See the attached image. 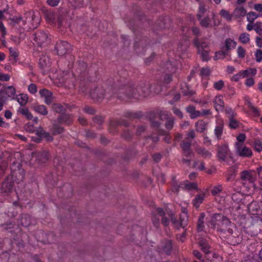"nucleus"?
Instances as JSON below:
<instances>
[{
	"instance_id": "1",
	"label": "nucleus",
	"mask_w": 262,
	"mask_h": 262,
	"mask_svg": "<svg viewBox=\"0 0 262 262\" xmlns=\"http://www.w3.org/2000/svg\"><path fill=\"white\" fill-rule=\"evenodd\" d=\"M115 86L118 87L119 90L117 98L121 100L145 98L152 93L158 94L161 90L160 85L152 89V85L146 81H141L136 83L125 78L117 80Z\"/></svg>"
},
{
	"instance_id": "2",
	"label": "nucleus",
	"mask_w": 262,
	"mask_h": 262,
	"mask_svg": "<svg viewBox=\"0 0 262 262\" xmlns=\"http://www.w3.org/2000/svg\"><path fill=\"white\" fill-rule=\"evenodd\" d=\"M208 224L209 227L223 234H226L227 232H231L230 227H233V224L230 220L221 213L213 214Z\"/></svg>"
},
{
	"instance_id": "3",
	"label": "nucleus",
	"mask_w": 262,
	"mask_h": 262,
	"mask_svg": "<svg viewBox=\"0 0 262 262\" xmlns=\"http://www.w3.org/2000/svg\"><path fill=\"white\" fill-rule=\"evenodd\" d=\"M117 82L116 81L113 85L108 87L106 90L103 89L102 87H97L95 90L89 92L90 96L92 99L97 101H100L104 98L110 99L112 97H117V95L119 94V88L115 86V83Z\"/></svg>"
},
{
	"instance_id": "4",
	"label": "nucleus",
	"mask_w": 262,
	"mask_h": 262,
	"mask_svg": "<svg viewBox=\"0 0 262 262\" xmlns=\"http://www.w3.org/2000/svg\"><path fill=\"white\" fill-rule=\"evenodd\" d=\"M25 172L23 169H19L18 172H15L12 176H8L2 182L0 189V193L3 196L9 195L13 190V177L16 178L17 183L21 182L25 178Z\"/></svg>"
},
{
	"instance_id": "5",
	"label": "nucleus",
	"mask_w": 262,
	"mask_h": 262,
	"mask_svg": "<svg viewBox=\"0 0 262 262\" xmlns=\"http://www.w3.org/2000/svg\"><path fill=\"white\" fill-rule=\"evenodd\" d=\"M193 45L197 48L198 53L201 56L203 61H208L209 59V49L208 43L205 41L200 42L198 38H195L193 41Z\"/></svg>"
},
{
	"instance_id": "6",
	"label": "nucleus",
	"mask_w": 262,
	"mask_h": 262,
	"mask_svg": "<svg viewBox=\"0 0 262 262\" xmlns=\"http://www.w3.org/2000/svg\"><path fill=\"white\" fill-rule=\"evenodd\" d=\"M231 232H227L228 242L232 245L235 246L241 244L243 241V237L241 233L236 229L233 224V227H230Z\"/></svg>"
},
{
	"instance_id": "7",
	"label": "nucleus",
	"mask_w": 262,
	"mask_h": 262,
	"mask_svg": "<svg viewBox=\"0 0 262 262\" xmlns=\"http://www.w3.org/2000/svg\"><path fill=\"white\" fill-rule=\"evenodd\" d=\"M34 40L40 47L45 46L50 42L48 34L42 30H38L34 34Z\"/></svg>"
},
{
	"instance_id": "8",
	"label": "nucleus",
	"mask_w": 262,
	"mask_h": 262,
	"mask_svg": "<svg viewBox=\"0 0 262 262\" xmlns=\"http://www.w3.org/2000/svg\"><path fill=\"white\" fill-rule=\"evenodd\" d=\"M236 154L243 158H250L252 155L251 149L244 145V143L236 142L235 144Z\"/></svg>"
},
{
	"instance_id": "9",
	"label": "nucleus",
	"mask_w": 262,
	"mask_h": 262,
	"mask_svg": "<svg viewBox=\"0 0 262 262\" xmlns=\"http://www.w3.org/2000/svg\"><path fill=\"white\" fill-rule=\"evenodd\" d=\"M239 177L243 184H253L256 179L255 173L253 170H244L240 173Z\"/></svg>"
},
{
	"instance_id": "10",
	"label": "nucleus",
	"mask_w": 262,
	"mask_h": 262,
	"mask_svg": "<svg viewBox=\"0 0 262 262\" xmlns=\"http://www.w3.org/2000/svg\"><path fill=\"white\" fill-rule=\"evenodd\" d=\"M55 49L58 55L63 56L71 51V46L66 41L59 40L57 42Z\"/></svg>"
},
{
	"instance_id": "11",
	"label": "nucleus",
	"mask_w": 262,
	"mask_h": 262,
	"mask_svg": "<svg viewBox=\"0 0 262 262\" xmlns=\"http://www.w3.org/2000/svg\"><path fill=\"white\" fill-rule=\"evenodd\" d=\"M171 221L172 224L177 228H184L188 224V216L186 212L183 211L180 215V220L178 222L173 216H171Z\"/></svg>"
},
{
	"instance_id": "12",
	"label": "nucleus",
	"mask_w": 262,
	"mask_h": 262,
	"mask_svg": "<svg viewBox=\"0 0 262 262\" xmlns=\"http://www.w3.org/2000/svg\"><path fill=\"white\" fill-rule=\"evenodd\" d=\"M158 70L160 73L173 74L176 72L177 68L175 64L172 61H166L161 64Z\"/></svg>"
},
{
	"instance_id": "13",
	"label": "nucleus",
	"mask_w": 262,
	"mask_h": 262,
	"mask_svg": "<svg viewBox=\"0 0 262 262\" xmlns=\"http://www.w3.org/2000/svg\"><path fill=\"white\" fill-rule=\"evenodd\" d=\"M248 209L252 214H262V202L252 201L248 205Z\"/></svg>"
},
{
	"instance_id": "14",
	"label": "nucleus",
	"mask_w": 262,
	"mask_h": 262,
	"mask_svg": "<svg viewBox=\"0 0 262 262\" xmlns=\"http://www.w3.org/2000/svg\"><path fill=\"white\" fill-rule=\"evenodd\" d=\"M198 19L200 25L203 28H211L216 26V23L213 18H211L208 16H204Z\"/></svg>"
},
{
	"instance_id": "15",
	"label": "nucleus",
	"mask_w": 262,
	"mask_h": 262,
	"mask_svg": "<svg viewBox=\"0 0 262 262\" xmlns=\"http://www.w3.org/2000/svg\"><path fill=\"white\" fill-rule=\"evenodd\" d=\"M39 64L45 72L49 71L51 64L49 57L46 55L42 54L39 60Z\"/></svg>"
},
{
	"instance_id": "16",
	"label": "nucleus",
	"mask_w": 262,
	"mask_h": 262,
	"mask_svg": "<svg viewBox=\"0 0 262 262\" xmlns=\"http://www.w3.org/2000/svg\"><path fill=\"white\" fill-rule=\"evenodd\" d=\"M160 118L163 119H166L165 123V127L168 130L172 128L174 124V119L173 117L168 118V112L166 111H162L160 113Z\"/></svg>"
},
{
	"instance_id": "17",
	"label": "nucleus",
	"mask_w": 262,
	"mask_h": 262,
	"mask_svg": "<svg viewBox=\"0 0 262 262\" xmlns=\"http://www.w3.org/2000/svg\"><path fill=\"white\" fill-rule=\"evenodd\" d=\"M40 96L45 98V103L49 105L51 104L53 100V93L52 92L46 89H43L39 92Z\"/></svg>"
},
{
	"instance_id": "18",
	"label": "nucleus",
	"mask_w": 262,
	"mask_h": 262,
	"mask_svg": "<svg viewBox=\"0 0 262 262\" xmlns=\"http://www.w3.org/2000/svg\"><path fill=\"white\" fill-rule=\"evenodd\" d=\"M191 141H187L186 140L182 141L180 144L183 154L186 157H188L192 153L191 149Z\"/></svg>"
},
{
	"instance_id": "19",
	"label": "nucleus",
	"mask_w": 262,
	"mask_h": 262,
	"mask_svg": "<svg viewBox=\"0 0 262 262\" xmlns=\"http://www.w3.org/2000/svg\"><path fill=\"white\" fill-rule=\"evenodd\" d=\"M229 151L228 147L224 145L219 146L217 150V157L221 161H224L226 160L228 156Z\"/></svg>"
},
{
	"instance_id": "20",
	"label": "nucleus",
	"mask_w": 262,
	"mask_h": 262,
	"mask_svg": "<svg viewBox=\"0 0 262 262\" xmlns=\"http://www.w3.org/2000/svg\"><path fill=\"white\" fill-rule=\"evenodd\" d=\"M48 159V152L47 151H42L36 154V161L39 164L45 163Z\"/></svg>"
},
{
	"instance_id": "21",
	"label": "nucleus",
	"mask_w": 262,
	"mask_h": 262,
	"mask_svg": "<svg viewBox=\"0 0 262 262\" xmlns=\"http://www.w3.org/2000/svg\"><path fill=\"white\" fill-rule=\"evenodd\" d=\"M186 112L190 114L191 119H195L201 115V113L199 111H196L193 105H189L186 107Z\"/></svg>"
},
{
	"instance_id": "22",
	"label": "nucleus",
	"mask_w": 262,
	"mask_h": 262,
	"mask_svg": "<svg viewBox=\"0 0 262 262\" xmlns=\"http://www.w3.org/2000/svg\"><path fill=\"white\" fill-rule=\"evenodd\" d=\"M72 120L73 118L71 115L64 114L59 117L57 121L59 124L64 123L69 125L72 123Z\"/></svg>"
},
{
	"instance_id": "23",
	"label": "nucleus",
	"mask_w": 262,
	"mask_h": 262,
	"mask_svg": "<svg viewBox=\"0 0 262 262\" xmlns=\"http://www.w3.org/2000/svg\"><path fill=\"white\" fill-rule=\"evenodd\" d=\"M196 152L204 158H210L212 156V154L203 147H197L196 148Z\"/></svg>"
},
{
	"instance_id": "24",
	"label": "nucleus",
	"mask_w": 262,
	"mask_h": 262,
	"mask_svg": "<svg viewBox=\"0 0 262 262\" xmlns=\"http://www.w3.org/2000/svg\"><path fill=\"white\" fill-rule=\"evenodd\" d=\"M205 194L204 192L195 195V198L192 201V203L194 206L198 208L199 207L204 200Z\"/></svg>"
},
{
	"instance_id": "25",
	"label": "nucleus",
	"mask_w": 262,
	"mask_h": 262,
	"mask_svg": "<svg viewBox=\"0 0 262 262\" xmlns=\"http://www.w3.org/2000/svg\"><path fill=\"white\" fill-rule=\"evenodd\" d=\"M214 107L217 112L223 111L224 107V103L220 96L216 97L214 100Z\"/></svg>"
},
{
	"instance_id": "26",
	"label": "nucleus",
	"mask_w": 262,
	"mask_h": 262,
	"mask_svg": "<svg viewBox=\"0 0 262 262\" xmlns=\"http://www.w3.org/2000/svg\"><path fill=\"white\" fill-rule=\"evenodd\" d=\"M20 224L24 227H28L32 224L31 216L26 214H22L20 219Z\"/></svg>"
},
{
	"instance_id": "27",
	"label": "nucleus",
	"mask_w": 262,
	"mask_h": 262,
	"mask_svg": "<svg viewBox=\"0 0 262 262\" xmlns=\"http://www.w3.org/2000/svg\"><path fill=\"white\" fill-rule=\"evenodd\" d=\"M156 212L159 216L162 217V224L165 226H168L169 223V221L168 219L164 216L165 213L163 209L161 208H158L156 209Z\"/></svg>"
},
{
	"instance_id": "28",
	"label": "nucleus",
	"mask_w": 262,
	"mask_h": 262,
	"mask_svg": "<svg viewBox=\"0 0 262 262\" xmlns=\"http://www.w3.org/2000/svg\"><path fill=\"white\" fill-rule=\"evenodd\" d=\"M246 14V10L242 7H236L234 10L232 15L233 17L237 18L244 16Z\"/></svg>"
},
{
	"instance_id": "29",
	"label": "nucleus",
	"mask_w": 262,
	"mask_h": 262,
	"mask_svg": "<svg viewBox=\"0 0 262 262\" xmlns=\"http://www.w3.org/2000/svg\"><path fill=\"white\" fill-rule=\"evenodd\" d=\"M199 244L200 247H201V250L206 254L209 255L208 254L210 253V247L207 241L205 239H201L200 240L199 242Z\"/></svg>"
},
{
	"instance_id": "30",
	"label": "nucleus",
	"mask_w": 262,
	"mask_h": 262,
	"mask_svg": "<svg viewBox=\"0 0 262 262\" xmlns=\"http://www.w3.org/2000/svg\"><path fill=\"white\" fill-rule=\"evenodd\" d=\"M13 99L16 100L21 106H25L28 101V96L25 94H19Z\"/></svg>"
},
{
	"instance_id": "31",
	"label": "nucleus",
	"mask_w": 262,
	"mask_h": 262,
	"mask_svg": "<svg viewBox=\"0 0 262 262\" xmlns=\"http://www.w3.org/2000/svg\"><path fill=\"white\" fill-rule=\"evenodd\" d=\"M181 93L184 96L191 97L195 93V92L190 89L189 86L185 84V85L181 88Z\"/></svg>"
},
{
	"instance_id": "32",
	"label": "nucleus",
	"mask_w": 262,
	"mask_h": 262,
	"mask_svg": "<svg viewBox=\"0 0 262 262\" xmlns=\"http://www.w3.org/2000/svg\"><path fill=\"white\" fill-rule=\"evenodd\" d=\"M195 126L198 132L203 133L207 129V123L202 120H198Z\"/></svg>"
},
{
	"instance_id": "33",
	"label": "nucleus",
	"mask_w": 262,
	"mask_h": 262,
	"mask_svg": "<svg viewBox=\"0 0 262 262\" xmlns=\"http://www.w3.org/2000/svg\"><path fill=\"white\" fill-rule=\"evenodd\" d=\"M205 217V214L204 212H202L198 220V223H197V229L199 231H202L203 230L204 228V219Z\"/></svg>"
},
{
	"instance_id": "34",
	"label": "nucleus",
	"mask_w": 262,
	"mask_h": 262,
	"mask_svg": "<svg viewBox=\"0 0 262 262\" xmlns=\"http://www.w3.org/2000/svg\"><path fill=\"white\" fill-rule=\"evenodd\" d=\"M9 50L10 54V61L12 63H15L17 61V58L18 56V51L15 48L12 47L10 48Z\"/></svg>"
},
{
	"instance_id": "35",
	"label": "nucleus",
	"mask_w": 262,
	"mask_h": 262,
	"mask_svg": "<svg viewBox=\"0 0 262 262\" xmlns=\"http://www.w3.org/2000/svg\"><path fill=\"white\" fill-rule=\"evenodd\" d=\"M33 110L36 112L44 116L47 115L48 113L46 106L43 105H36L33 106Z\"/></svg>"
},
{
	"instance_id": "36",
	"label": "nucleus",
	"mask_w": 262,
	"mask_h": 262,
	"mask_svg": "<svg viewBox=\"0 0 262 262\" xmlns=\"http://www.w3.org/2000/svg\"><path fill=\"white\" fill-rule=\"evenodd\" d=\"M162 250L167 255L170 254L172 246V242L171 241H166L164 245L162 246Z\"/></svg>"
},
{
	"instance_id": "37",
	"label": "nucleus",
	"mask_w": 262,
	"mask_h": 262,
	"mask_svg": "<svg viewBox=\"0 0 262 262\" xmlns=\"http://www.w3.org/2000/svg\"><path fill=\"white\" fill-rule=\"evenodd\" d=\"M207 11L206 6L202 3H200L199 4V9L196 14V18L199 19L202 17H204V15Z\"/></svg>"
},
{
	"instance_id": "38",
	"label": "nucleus",
	"mask_w": 262,
	"mask_h": 262,
	"mask_svg": "<svg viewBox=\"0 0 262 262\" xmlns=\"http://www.w3.org/2000/svg\"><path fill=\"white\" fill-rule=\"evenodd\" d=\"M18 112L25 116L28 120H30L33 118L32 114L28 108L20 107L18 108Z\"/></svg>"
},
{
	"instance_id": "39",
	"label": "nucleus",
	"mask_w": 262,
	"mask_h": 262,
	"mask_svg": "<svg viewBox=\"0 0 262 262\" xmlns=\"http://www.w3.org/2000/svg\"><path fill=\"white\" fill-rule=\"evenodd\" d=\"M69 3L74 8H80L84 7V2L83 0H68Z\"/></svg>"
},
{
	"instance_id": "40",
	"label": "nucleus",
	"mask_w": 262,
	"mask_h": 262,
	"mask_svg": "<svg viewBox=\"0 0 262 262\" xmlns=\"http://www.w3.org/2000/svg\"><path fill=\"white\" fill-rule=\"evenodd\" d=\"M162 78L160 79L161 81L164 83H169L172 81V74L166 73H162Z\"/></svg>"
},
{
	"instance_id": "41",
	"label": "nucleus",
	"mask_w": 262,
	"mask_h": 262,
	"mask_svg": "<svg viewBox=\"0 0 262 262\" xmlns=\"http://www.w3.org/2000/svg\"><path fill=\"white\" fill-rule=\"evenodd\" d=\"M247 71H241L239 72H238L237 74H235L233 75L232 78L231 80L234 81H238L241 79L244 78L246 77V73Z\"/></svg>"
},
{
	"instance_id": "42",
	"label": "nucleus",
	"mask_w": 262,
	"mask_h": 262,
	"mask_svg": "<svg viewBox=\"0 0 262 262\" xmlns=\"http://www.w3.org/2000/svg\"><path fill=\"white\" fill-rule=\"evenodd\" d=\"M15 89L12 86H9L6 88L3 92L7 95L8 97H13L15 94Z\"/></svg>"
},
{
	"instance_id": "43",
	"label": "nucleus",
	"mask_w": 262,
	"mask_h": 262,
	"mask_svg": "<svg viewBox=\"0 0 262 262\" xmlns=\"http://www.w3.org/2000/svg\"><path fill=\"white\" fill-rule=\"evenodd\" d=\"M34 14V12L33 11H29L26 12L24 16L25 19L23 20L24 24H30L31 21L32 20Z\"/></svg>"
},
{
	"instance_id": "44",
	"label": "nucleus",
	"mask_w": 262,
	"mask_h": 262,
	"mask_svg": "<svg viewBox=\"0 0 262 262\" xmlns=\"http://www.w3.org/2000/svg\"><path fill=\"white\" fill-rule=\"evenodd\" d=\"M239 40L244 44L248 43L250 41V35L246 32L243 33L240 35Z\"/></svg>"
},
{
	"instance_id": "45",
	"label": "nucleus",
	"mask_w": 262,
	"mask_h": 262,
	"mask_svg": "<svg viewBox=\"0 0 262 262\" xmlns=\"http://www.w3.org/2000/svg\"><path fill=\"white\" fill-rule=\"evenodd\" d=\"M64 132V128L60 126L57 123H54L53 126V133L54 135H59Z\"/></svg>"
},
{
	"instance_id": "46",
	"label": "nucleus",
	"mask_w": 262,
	"mask_h": 262,
	"mask_svg": "<svg viewBox=\"0 0 262 262\" xmlns=\"http://www.w3.org/2000/svg\"><path fill=\"white\" fill-rule=\"evenodd\" d=\"M220 14L222 17H223L228 21H231L232 18L233 17L232 14H229L228 11H226L225 9H222L220 11Z\"/></svg>"
},
{
	"instance_id": "47",
	"label": "nucleus",
	"mask_w": 262,
	"mask_h": 262,
	"mask_svg": "<svg viewBox=\"0 0 262 262\" xmlns=\"http://www.w3.org/2000/svg\"><path fill=\"white\" fill-rule=\"evenodd\" d=\"M236 45V42L230 38L227 39L225 41V46L227 51L232 48H234Z\"/></svg>"
},
{
	"instance_id": "48",
	"label": "nucleus",
	"mask_w": 262,
	"mask_h": 262,
	"mask_svg": "<svg viewBox=\"0 0 262 262\" xmlns=\"http://www.w3.org/2000/svg\"><path fill=\"white\" fill-rule=\"evenodd\" d=\"M52 107L53 111L58 113H62L65 111L64 107L59 103L53 104Z\"/></svg>"
},
{
	"instance_id": "49",
	"label": "nucleus",
	"mask_w": 262,
	"mask_h": 262,
	"mask_svg": "<svg viewBox=\"0 0 262 262\" xmlns=\"http://www.w3.org/2000/svg\"><path fill=\"white\" fill-rule=\"evenodd\" d=\"M259 16L255 12L251 11L247 15V19L249 23H253L254 21Z\"/></svg>"
},
{
	"instance_id": "50",
	"label": "nucleus",
	"mask_w": 262,
	"mask_h": 262,
	"mask_svg": "<svg viewBox=\"0 0 262 262\" xmlns=\"http://www.w3.org/2000/svg\"><path fill=\"white\" fill-rule=\"evenodd\" d=\"M56 15L51 11L48 12L46 13L47 19L51 23H55L56 22Z\"/></svg>"
},
{
	"instance_id": "51",
	"label": "nucleus",
	"mask_w": 262,
	"mask_h": 262,
	"mask_svg": "<svg viewBox=\"0 0 262 262\" xmlns=\"http://www.w3.org/2000/svg\"><path fill=\"white\" fill-rule=\"evenodd\" d=\"M223 124H220L218 125H217L214 129V133L215 135L217 138V139H220L221 138V136L223 133Z\"/></svg>"
},
{
	"instance_id": "52",
	"label": "nucleus",
	"mask_w": 262,
	"mask_h": 262,
	"mask_svg": "<svg viewBox=\"0 0 262 262\" xmlns=\"http://www.w3.org/2000/svg\"><path fill=\"white\" fill-rule=\"evenodd\" d=\"M188 47V42L187 40H185L183 45H181L180 43L179 44L178 48V51L183 54L187 51Z\"/></svg>"
},
{
	"instance_id": "53",
	"label": "nucleus",
	"mask_w": 262,
	"mask_h": 262,
	"mask_svg": "<svg viewBox=\"0 0 262 262\" xmlns=\"http://www.w3.org/2000/svg\"><path fill=\"white\" fill-rule=\"evenodd\" d=\"M158 214L156 211L153 212L152 217V222L154 226L156 228H158L160 225V219L158 216Z\"/></svg>"
},
{
	"instance_id": "54",
	"label": "nucleus",
	"mask_w": 262,
	"mask_h": 262,
	"mask_svg": "<svg viewBox=\"0 0 262 262\" xmlns=\"http://www.w3.org/2000/svg\"><path fill=\"white\" fill-rule=\"evenodd\" d=\"M253 147L255 151L260 152L262 151V142L259 140H255L253 143Z\"/></svg>"
},
{
	"instance_id": "55",
	"label": "nucleus",
	"mask_w": 262,
	"mask_h": 262,
	"mask_svg": "<svg viewBox=\"0 0 262 262\" xmlns=\"http://www.w3.org/2000/svg\"><path fill=\"white\" fill-rule=\"evenodd\" d=\"M207 258L210 259L211 262H222V258L219 255L215 253L212 254V258L209 255L207 256Z\"/></svg>"
},
{
	"instance_id": "56",
	"label": "nucleus",
	"mask_w": 262,
	"mask_h": 262,
	"mask_svg": "<svg viewBox=\"0 0 262 262\" xmlns=\"http://www.w3.org/2000/svg\"><path fill=\"white\" fill-rule=\"evenodd\" d=\"M255 31L259 35H262V22L257 21L255 23Z\"/></svg>"
},
{
	"instance_id": "57",
	"label": "nucleus",
	"mask_w": 262,
	"mask_h": 262,
	"mask_svg": "<svg viewBox=\"0 0 262 262\" xmlns=\"http://www.w3.org/2000/svg\"><path fill=\"white\" fill-rule=\"evenodd\" d=\"M40 22V18L38 16H36L35 14L33 15L32 20L31 21L30 24L33 28H36Z\"/></svg>"
},
{
	"instance_id": "58",
	"label": "nucleus",
	"mask_w": 262,
	"mask_h": 262,
	"mask_svg": "<svg viewBox=\"0 0 262 262\" xmlns=\"http://www.w3.org/2000/svg\"><path fill=\"white\" fill-rule=\"evenodd\" d=\"M196 134L193 129H191L186 134V140L187 141H191V139H193L195 138Z\"/></svg>"
},
{
	"instance_id": "59",
	"label": "nucleus",
	"mask_w": 262,
	"mask_h": 262,
	"mask_svg": "<svg viewBox=\"0 0 262 262\" xmlns=\"http://www.w3.org/2000/svg\"><path fill=\"white\" fill-rule=\"evenodd\" d=\"M238 122L234 118L229 119V126L231 128L235 129L238 127Z\"/></svg>"
},
{
	"instance_id": "60",
	"label": "nucleus",
	"mask_w": 262,
	"mask_h": 262,
	"mask_svg": "<svg viewBox=\"0 0 262 262\" xmlns=\"http://www.w3.org/2000/svg\"><path fill=\"white\" fill-rule=\"evenodd\" d=\"M254 54L256 62H261L262 61V50L260 49H257Z\"/></svg>"
},
{
	"instance_id": "61",
	"label": "nucleus",
	"mask_w": 262,
	"mask_h": 262,
	"mask_svg": "<svg viewBox=\"0 0 262 262\" xmlns=\"http://www.w3.org/2000/svg\"><path fill=\"white\" fill-rule=\"evenodd\" d=\"M227 54V51H220L216 52L215 56V59H223Z\"/></svg>"
},
{
	"instance_id": "62",
	"label": "nucleus",
	"mask_w": 262,
	"mask_h": 262,
	"mask_svg": "<svg viewBox=\"0 0 262 262\" xmlns=\"http://www.w3.org/2000/svg\"><path fill=\"white\" fill-rule=\"evenodd\" d=\"M25 129L29 133H34L35 131V127L33 124L30 123H27L25 125Z\"/></svg>"
},
{
	"instance_id": "63",
	"label": "nucleus",
	"mask_w": 262,
	"mask_h": 262,
	"mask_svg": "<svg viewBox=\"0 0 262 262\" xmlns=\"http://www.w3.org/2000/svg\"><path fill=\"white\" fill-rule=\"evenodd\" d=\"M224 85V82L223 80H220L214 83L213 87L216 90H221Z\"/></svg>"
},
{
	"instance_id": "64",
	"label": "nucleus",
	"mask_w": 262,
	"mask_h": 262,
	"mask_svg": "<svg viewBox=\"0 0 262 262\" xmlns=\"http://www.w3.org/2000/svg\"><path fill=\"white\" fill-rule=\"evenodd\" d=\"M222 190V186L221 185L214 186L211 190L213 195H216L220 192Z\"/></svg>"
}]
</instances>
